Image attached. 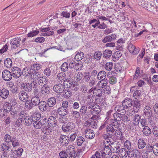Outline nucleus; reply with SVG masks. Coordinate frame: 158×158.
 Instances as JSON below:
<instances>
[{
  "instance_id": "nucleus-1",
  "label": "nucleus",
  "mask_w": 158,
  "mask_h": 158,
  "mask_svg": "<svg viewBox=\"0 0 158 158\" xmlns=\"http://www.w3.org/2000/svg\"><path fill=\"white\" fill-rule=\"evenodd\" d=\"M88 109L91 108L90 113L94 116H96L99 114L101 112V109L100 106L98 105H94L91 107L89 106Z\"/></svg>"
},
{
  "instance_id": "nucleus-2",
  "label": "nucleus",
  "mask_w": 158,
  "mask_h": 158,
  "mask_svg": "<svg viewBox=\"0 0 158 158\" xmlns=\"http://www.w3.org/2000/svg\"><path fill=\"white\" fill-rule=\"evenodd\" d=\"M11 72L13 76L16 78L19 77L22 75L21 69L18 67H14L12 68Z\"/></svg>"
},
{
  "instance_id": "nucleus-3",
  "label": "nucleus",
  "mask_w": 158,
  "mask_h": 158,
  "mask_svg": "<svg viewBox=\"0 0 158 158\" xmlns=\"http://www.w3.org/2000/svg\"><path fill=\"white\" fill-rule=\"evenodd\" d=\"M75 127V125L74 123L69 122L67 124L66 126H63L62 129L64 131L68 132L72 131Z\"/></svg>"
},
{
  "instance_id": "nucleus-4",
  "label": "nucleus",
  "mask_w": 158,
  "mask_h": 158,
  "mask_svg": "<svg viewBox=\"0 0 158 158\" xmlns=\"http://www.w3.org/2000/svg\"><path fill=\"white\" fill-rule=\"evenodd\" d=\"M2 77L3 79L6 81H9L12 78V74L9 70H4L2 72Z\"/></svg>"
},
{
  "instance_id": "nucleus-5",
  "label": "nucleus",
  "mask_w": 158,
  "mask_h": 158,
  "mask_svg": "<svg viewBox=\"0 0 158 158\" xmlns=\"http://www.w3.org/2000/svg\"><path fill=\"white\" fill-rule=\"evenodd\" d=\"M21 38L20 37H17L12 39L10 41V44L12 48H16L20 46Z\"/></svg>"
},
{
  "instance_id": "nucleus-6",
  "label": "nucleus",
  "mask_w": 158,
  "mask_h": 158,
  "mask_svg": "<svg viewBox=\"0 0 158 158\" xmlns=\"http://www.w3.org/2000/svg\"><path fill=\"white\" fill-rule=\"evenodd\" d=\"M133 101L130 98H125L123 101L122 104L125 109H130L133 105Z\"/></svg>"
},
{
  "instance_id": "nucleus-7",
  "label": "nucleus",
  "mask_w": 158,
  "mask_h": 158,
  "mask_svg": "<svg viewBox=\"0 0 158 158\" xmlns=\"http://www.w3.org/2000/svg\"><path fill=\"white\" fill-rule=\"evenodd\" d=\"M53 89L55 92L58 93H61L64 92L65 87L63 85L60 83L54 85Z\"/></svg>"
},
{
  "instance_id": "nucleus-8",
  "label": "nucleus",
  "mask_w": 158,
  "mask_h": 158,
  "mask_svg": "<svg viewBox=\"0 0 158 158\" xmlns=\"http://www.w3.org/2000/svg\"><path fill=\"white\" fill-rule=\"evenodd\" d=\"M21 89L26 92H30L32 90V85L29 83H24L22 84L20 87Z\"/></svg>"
},
{
  "instance_id": "nucleus-9",
  "label": "nucleus",
  "mask_w": 158,
  "mask_h": 158,
  "mask_svg": "<svg viewBox=\"0 0 158 158\" xmlns=\"http://www.w3.org/2000/svg\"><path fill=\"white\" fill-rule=\"evenodd\" d=\"M152 112L149 106H146L143 110V116L144 117L149 118L152 116Z\"/></svg>"
},
{
  "instance_id": "nucleus-10",
  "label": "nucleus",
  "mask_w": 158,
  "mask_h": 158,
  "mask_svg": "<svg viewBox=\"0 0 158 158\" xmlns=\"http://www.w3.org/2000/svg\"><path fill=\"white\" fill-rule=\"evenodd\" d=\"M47 121L49 126L51 127H55L57 125V120L56 118L53 116H50L48 118Z\"/></svg>"
},
{
  "instance_id": "nucleus-11",
  "label": "nucleus",
  "mask_w": 158,
  "mask_h": 158,
  "mask_svg": "<svg viewBox=\"0 0 158 158\" xmlns=\"http://www.w3.org/2000/svg\"><path fill=\"white\" fill-rule=\"evenodd\" d=\"M136 87L135 86H132L130 88V91L131 92H133V97L135 99H137L139 98L140 96L141 95V91L139 90H135L134 89Z\"/></svg>"
},
{
  "instance_id": "nucleus-12",
  "label": "nucleus",
  "mask_w": 158,
  "mask_h": 158,
  "mask_svg": "<svg viewBox=\"0 0 158 158\" xmlns=\"http://www.w3.org/2000/svg\"><path fill=\"white\" fill-rule=\"evenodd\" d=\"M68 137L66 135H62L60 136L59 138L60 142L62 146L67 145L69 142Z\"/></svg>"
},
{
  "instance_id": "nucleus-13",
  "label": "nucleus",
  "mask_w": 158,
  "mask_h": 158,
  "mask_svg": "<svg viewBox=\"0 0 158 158\" xmlns=\"http://www.w3.org/2000/svg\"><path fill=\"white\" fill-rule=\"evenodd\" d=\"M85 136L89 139H92L95 136V134L93 130L90 129H87L85 130Z\"/></svg>"
},
{
  "instance_id": "nucleus-14",
  "label": "nucleus",
  "mask_w": 158,
  "mask_h": 158,
  "mask_svg": "<svg viewBox=\"0 0 158 158\" xmlns=\"http://www.w3.org/2000/svg\"><path fill=\"white\" fill-rule=\"evenodd\" d=\"M128 49L130 52L134 54H138L139 51V48H136L135 46L132 44H129Z\"/></svg>"
},
{
  "instance_id": "nucleus-15",
  "label": "nucleus",
  "mask_w": 158,
  "mask_h": 158,
  "mask_svg": "<svg viewBox=\"0 0 158 158\" xmlns=\"http://www.w3.org/2000/svg\"><path fill=\"white\" fill-rule=\"evenodd\" d=\"M38 84L41 85H44L48 84V80L45 76H41L40 75L38 79Z\"/></svg>"
},
{
  "instance_id": "nucleus-16",
  "label": "nucleus",
  "mask_w": 158,
  "mask_h": 158,
  "mask_svg": "<svg viewBox=\"0 0 158 158\" xmlns=\"http://www.w3.org/2000/svg\"><path fill=\"white\" fill-rule=\"evenodd\" d=\"M24 120L25 124L27 126H29L32 124V122L35 121V117L32 116L31 117L26 116L24 118Z\"/></svg>"
},
{
  "instance_id": "nucleus-17",
  "label": "nucleus",
  "mask_w": 158,
  "mask_h": 158,
  "mask_svg": "<svg viewBox=\"0 0 158 158\" xmlns=\"http://www.w3.org/2000/svg\"><path fill=\"white\" fill-rule=\"evenodd\" d=\"M114 110L116 112H117V113L120 112V114L122 115H124L125 113V108H124V106L123 105L122 106L116 105L115 107Z\"/></svg>"
},
{
  "instance_id": "nucleus-18",
  "label": "nucleus",
  "mask_w": 158,
  "mask_h": 158,
  "mask_svg": "<svg viewBox=\"0 0 158 158\" xmlns=\"http://www.w3.org/2000/svg\"><path fill=\"white\" fill-rule=\"evenodd\" d=\"M19 95L20 100L23 102H26L29 98L28 95L25 92L20 93Z\"/></svg>"
},
{
  "instance_id": "nucleus-19",
  "label": "nucleus",
  "mask_w": 158,
  "mask_h": 158,
  "mask_svg": "<svg viewBox=\"0 0 158 158\" xmlns=\"http://www.w3.org/2000/svg\"><path fill=\"white\" fill-rule=\"evenodd\" d=\"M115 129L111 124H109L106 127V131L108 134L110 135L108 136V138H111L112 136L114 134V132Z\"/></svg>"
},
{
  "instance_id": "nucleus-20",
  "label": "nucleus",
  "mask_w": 158,
  "mask_h": 158,
  "mask_svg": "<svg viewBox=\"0 0 158 158\" xmlns=\"http://www.w3.org/2000/svg\"><path fill=\"white\" fill-rule=\"evenodd\" d=\"M39 105V109L42 111H44L47 110L48 104L46 102L41 101Z\"/></svg>"
},
{
  "instance_id": "nucleus-21",
  "label": "nucleus",
  "mask_w": 158,
  "mask_h": 158,
  "mask_svg": "<svg viewBox=\"0 0 158 158\" xmlns=\"http://www.w3.org/2000/svg\"><path fill=\"white\" fill-rule=\"evenodd\" d=\"M56 99L54 97L50 98L47 100V104L50 107H53L56 104Z\"/></svg>"
},
{
  "instance_id": "nucleus-22",
  "label": "nucleus",
  "mask_w": 158,
  "mask_h": 158,
  "mask_svg": "<svg viewBox=\"0 0 158 158\" xmlns=\"http://www.w3.org/2000/svg\"><path fill=\"white\" fill-rule=\"evenodd\" d=\"M107 82L108 80L107 79H105L104 80H101L97 84V86L99 88H102V89L104 87L107 86L108 83Z\"/></svg>"
},
{
  "instance_id": "nucleus-23",
  "label": "nucleus",
  "mask_w": 158,
  "mask_h": 158,
  "mask_svg": "<svg viewBox=\"0 0 158 158\" xmlns=\"http://www.w3.org/2000/svg\"><path fill=\"white\" fill-rule=\"evenodd\" d=\"M9 94L8 90L5 89H3L2 90H0V97H1L3 99H5L8 97Z\"/></svg>"
},
{
  "instance_id": "nucleus-24",
  "label": "nucleus",
  "mask_w": 158,
  "mask_h": 158,
  "mask_svg": "<svg viewBox=\"0 0 158 158\" xmlns=\"http://www.w3.org/2000/svg\"><path fill=\"white\" fill-rule=\"evenodd\" d=\"M68 113L67 109H64L63 107H60L57 110L58 114L62 116H65Z\"/></svg>"
},
{
  "instance_id": "nucleus-25",
  "label": "nucleus",
  "mask_w": 158,
  "mask_h": 158,
  "mask_svg": "<svg viewBox=\"0 0 158 158\" xmlns=\"http://www.w3.org/2000/svg\"><path fill=\"white\" fill-rule=\"evenodd\" d=\"M119 155L121 158H126L127 156V151L125 148H122L119 151Z\"/></svg>"
},
{
  "instance_id": "nucleus-26",
  "label": "nucleus",
  "mask_w": 158,
  "mask_h": 158,
  "mask_svg": "<svg viewBox=\"0 0 158 158\" xmlns=\"http://www.w3.org/2000/svg\"><path fill=\"white\" fill-rule=\"evenodd\" d=\"M50 88L48 85H43L41 88V92L44 95L48 94L50 92Z\"/></svg>"
},
{
  "instance_id": "nucleus-27",
  "label": "nucleus",
  "mask_w": 158,
  "mask_h": 158,
  "mask_svg": "<svg viewBox=\"0 0 158 158\" xmlns=\"http://www.w3.org/2000/svg\"><path fill=\"white\" fill-rule=\"evenodd\" d=\"M140 107V104L139 101L135 100L133 102V110L135 112H138Z\"/></svg>"
},
{
  "instance_id": "nucleus-28",
  "label": "nucleus",
  "mask_w": 158,
  "mask_h": 158,
  "mask_svg": "<svg viewBox=\"0 0 158 158\" xmlns=\"http://www.w3.org/2000/svg\"><path fill=\"white\" fill-rule=\"evenodd\" d=\"M106 72L104 71H101L99 72L98 74V78L99 80H104L107 79H106Z\"/></svg>"
},
{
  "instance_id": "nucleus-29",
  "label": "nucleus",
  "mask_w": 158,
  "mask_h": 158,
  "mask_svg": "<svg viewBox=\"0 0 158 158\" xmlns=\"http://www.w3.org/2000/svg\"><path fill=\"white\" fill-rule=\"evenodd\" d=\"M146 143L144 140L142 139H139L138 142V146L139 149H142L145 146Z\"/></svg>"
},
{
  "instance_id": "nucleus-30",
  "label": "nucleus",
  "mask_w": 158,
  "mask_h": 158,
  "mask_svg": "<svg viewBox=\"0 0 158 158\" xmlns=\"http://www.w3.org/2000/svg\"><path fill=\"white\" fill-rule=\"evenodd\" d=\"M31 102L33 103L34 106L38 105L40 102V99L38 95L35 96L31 99Z\"/></svg>"
},
{
  "instance_id": "nucleus-31",
  "label": "nucleus",
  "mask_w": 158,
  "mask_h": 158,
  "mask_svg": "<svg viewBox=\"0 0 158 158\" xmlns=\"http://www.w3.org/2000/svg\"><path fill=\"white\" fill-rule=\"evenodd\" d=\"M121 56L122 54L120 52L116 51L112 56V59L114 61H116L118 60L121 57Z\"/></svg>"
},
{
  "instance_id": "nucleus-32",
  "label": "nucleus",
  "mask_w": 158,
  "mask_h": 158,
  "mask_svg": "<svg viewBox=\"0 0 158 158\" xmlns=\"http://www.w3.org/2000/svg\"><path fill=\"white\" fill-rule=\"evenodd\" d=\"M142 132L144 135L148 136L151 134L152 131L148 127L145 126L143 129Z\"/></svg>"
},
{
  "instance_id": "nucleus-33",
  "label": "nucleus",
  "mask_w": 158,
  "mask_h": 158,
  "mask_svg": "<svg viewBox=\"0 0 158 158\" xmlns=\"http://www.w3.org/2000/svg\"><path fill=\"white\" fill-rule=\"evenodd\" d=\"M140 116L138 114H136L134 118L133 123L135 126H137L139 124L140 120Z\"/></svg>"
},
{
  "instance_id": "nucleus-34",
  "label": "nucleus",
  "mask_w": 158,
  "mask_h": 158,
  "mask_svg": "<svg viewBox=\"0 0 158 158\" xmlns=\"http://www.w3.org/2000/svg\"><path fill=\"white\" fill-rule=\"evenodd\" d=\"M84 56L83 52H80L76 54L75 56L74 59L76 61H79L83 59Z\"/></svg>"
},
{
  "instance_id": "nucleus-35",
  "label": "nucleus",
  "mask_w": 158,
  "mask_h": 158,
  "mask_svg": "<svg viewBox=\"0 0 158 158\" xmlns=\"http://www.w3.org/2000/svg\"><path fill=\"white\" fill-rule=\"evenodd\" d=\"M31 74V76H30V78L34 80L38 79L41 75L40 73L35 71H32Z\"/></svg>"
},
{
  "instance_id": "nucleus-36",
  "label": "nucleus",
  "mask_w": 158,
  "mask_h": 158,
  "mask_svg": "<svg viewBox=\"0 0 158 158\" xmlns=\"http://www.w3.org/2000/svg\"><path fill=\"white\" fill-rule=\"evenodd\" d=\"M84 75L82 73L80 72L75 73L74 76V78L77 82L80 81L83 78Z\"/></svg>"
},
{
  "instance_id": "nucleus-37",
  "label": "nucleus",
  "mask_w": 158,
  "mask_h": 158,
  "mask_svg": "<svg viewBox=\"0 0 158 158\" xmlns=\"http://www.w3.org/2000/svg\"><path fill=\"white\" fill-rule=\"evenodd\" d=\"M80 113L81 114L85 115L88 114L87 108L86 106L83 105L81 106L80 110Z\"/></svg>"
},
{
  "instance_id": "nucleus-38",
  "label": "nucleus",
  "mask_w": 158,
  "mask_h": 158,
  "mask_svg": "<svg viewBox=\"0 0 158 158\" xmlns=\"http://www.w3.org/2000/svg\"><path fill=\"white\" fill-rule=\"evenodd\" d=\"M102 56V53L101 51H98L94 52V58L96 60H99L101 58Z\"/></svg>"
},
{
  "instance_id": "nucleus-39",
  "label": "nucleus",
  "mask_w": 158,
  "mask_h": 158,
  "mask_svg": "<svg viewBox=\"0 0 158 158\" xmlns=\"http://www.w3.org/2000/svg\"><path fill=\"white\" fill-rule=\"evenodd\" d=\"M112 54V51L109 50H106L104 51L103 56L105 58H108L111 56Z\"/></svg>"
},
{
  "instance_id": "nucleus-40",
  "label": "nucleus",
  "mask_w": 158,
  "mask_h": 158,
  "mask_svg": "<svg viewBox=\"0 0 158 158\" xmlns=\"http://www.w3.org/2000/svg\"><path fill=\"white\" fill-rule=\"evenodd\" d=\"M102 152L104 155H110L111 154V149L109 147H104V148L102 150Z\"/></svg>"
},
{
  "instance_id": "nucleus-41",
  "label": "nucleus",
  "mask_w": 158,
  "mask_h": 158,
  "mask_svg": "<svg viewBox=\"0 0 158 158\" xmlns=\"http://www.w3.org/2000/svg\"><path fill=\"white\" fill-rule=\"evenodd\" d=\"M4 65L8 68L11 67L12 65V61L10 58H7L4 60Z\"/></svg>"
},
{
  "instance_id": "nucleus-42",
  "label": "nucleus",
  "mask_w": 158,
  "mask_h": 158,
  "mask_svg": "<svg viewBox=\"0 0 158 158\" xmlns=\"http://www.w3.org/2000/svg\"><path fill=\"white\" fill-rule=\"evenodd\" d=\"M26 108L28 110L31 109L34 106L33 103L31 102V101L28 100L26 102L25 104Z\"/></svg>"
},
{
  "instance_id": "nucleus-43",
  "label": "nucleus",
  "mask_w": 158,
  "mask_h": 158,
  "mask_svg": "<svg viewBox=\"0 0 158 158\" xmlns=\"http://www.w3.org/2000/svg\"><path fill=\"white\" fill-rule=\"evenodd\" d=\"M102 93H103L105 94L109 95L111 93L110 88L108 85H107L105 87H104L102 89Z\"/></svg>"
},
{
  "instance_id": "nucleus-44",
  "label": "nucleus",
  "mask_w": 158,
  "mask_h": 158,
  "mask_svg": "<svg viewBox=\"0 0 158 158\" xmlns=\"http://www.w3.org/2000/svg\"><path fill=\"white\" fill-rule=\"evenodd\" d=\"M85 141V139L82 136H77V143L78 146H81L83 143Z\"/></svg>"
},
{
  "instance_id": "nucleus-45",
  "label": "nucleus",
  "mask_w": 158,
  "mask_h": 158,
  "mask_svg": "<svg viewBox=\"0 0 158 158\" xmlns=\"http://www.w3.org/2000/svg\"><path fill=\"white\" fill-rule=\"evenodd\" d=\"M88 86L85 84H83L81 85L80 87V91L83 94H85L88 93Z\"/></svg>"
},
{
  "instance_id": "nucleus-46",
  "label": "nucleus",
  "mask_w": 158,
  "mask_h": 158,
  "mask_svg": "<svg viewBox=\"0 0 158 158\" xmlns=\"http://www.w3.org/2000/svg\"><path fill=\"white\" fill-rule=\"evenodd\" d=\"M34 127L36 129L40 128L43 126V123L40 121L35 120L33 123Z\"/></svg>"
},
{
  "instance_id": "nucleus-47",
  "label": "nucleus",
  "mask_w": 158,
  "mask_h": 158,
  "mask_svg": "<svg viewBox=\"0 0 158 158\" xmlns=\"http://www.w3.org/2000/svg\"><path fill=\"white\" fill-rule=\"evenodd\" d=\"M111 150H113V152L116 153L118 152L119 146L118 145L117 143H113L112 144H111Z\"/></svg>"
},
{
  "instance_id": "nucleus-48",
  "label": "nucleus",
  "mask_w": 158,
  "mask_h": 158,
  "mask_svg": "<svg viewBox=\"0 0 158 158\" xmlns=\"http://www.w3.org/2000/svg\"><path fill=\"white\" fill-rule=\"evenodd\" d=\"M66 78L65 75V73H59L57 77V80L58 81H61L62 80H64Z\"/></svg>"
},
{
  "instance_id": "nucleus-49",
  "label": "nucleus",
  "mask_w": 158,
  "mask_h": 158,
  "mask_svg": "<svg viewBox=\"0 0 158 158\" xmlns=\"http://www.w3.org/2000/svg\"><path fill=\"white\" fill-rule=\"evenodd\" d=\"M42 65L38 63H35L33 64L31 67L32 70H38L42 68Z\"/></svg>"
},
{
  "instance_id": "nucleus-50",
  "label": "nucleus",
  "mask_w": 158,
  "mask_h": 158,
  "mask_svg": "<svg viewBox=\"0 0 158 158\" xmlns=\"http://www.w3.org/2000/svg\"><path fill=\"white\" fill-rule=\"evenodd\" d=\"M93 93V95L94 96L100 97L101 96V94H102V91L100 89H97L96 87Z\"/></svg>"
},
{
  "instance_id": "nucleus-51",
  "label": "nucleus",
  "mask_w": 158,
  "mask_h": 158,
  "mask_svg": "<svg viewBox=\"0 0 158 158\" xmlns=\"http://www.w3.org/2000/svg\"><path fill=\"white\" fill-rule=\"evenodd\" d=\"M63 93L64 97L66 98L70 97L72 94L71 90L69 89H64L63 92Z\"/></svg>"
},
{
  "instance_id": "nucleus-52",
  "label": "nucleus",
  "mask_w": 158,
  "mask_h": 158,
  "mask_svg": "<svg viewBox=\"0 0 158 158\" xmlns=\"http://www.w3.org/2000/svg\"><path fill=\"white\" fill-rule=\"evenodd\" d=\"M136 152V151L132 149H130L128 150L127 151V156L129 157H132L135 156V153Z\"/></svg>"
},
{
  "instance_id": "nucleus-53",
  "label": "nucleus",
  "mask_w": 158,
  "mask_h": 158,
  "mask_svg": "<svg viewBox=\"0 0 158 158\" xmlns=\"http://www.w3.org/2000/svg\"><path fill=\"white\" fill-rule=\"evenodd\" d=\"M32 72L30 69H24L23 72V74L24 76L25 77H29L31 76Z\"/></svg>"
},
{
  "instance_id": "nucleus-54",
  "label": "nucleus",
  "mask_w": 158,
  "mask_h": 158,
  "mask_svg": "<svg viewBox=\"0 0 158 158\" xmlns=\"http://www.w3.org/2000/svg\"><path fill=\"white\" fill-rule=\"evenodd\" d=\"M42 131L44 134L48 135L52 132V130L48 127H45L42 129Z\"/></svg>"
},
{
  "instance_id": "nucleus-55",
  "label": "nucleus",
  "mask_w": 158,
  "mask_h": 158,
  "mask_svg": "<svg viewBox=\"0 0 158 158\" xmlns=\"http://www.w3.org/2000/svg\"><path fill=\"white\" fill-rule=\"evenodd\" d=\"M113 66V64L112 62H107L105 64L104 68L106 70L110 71L112 69Z\"/></svg>"
},
{
  "instance_id": "nucleus-56",
  "label": "nucleus",
  "mask_w": 158,
  "mask_h": 158,
  "mask_svg": "<svg viewBox=\"0 0 158 158\" xmlns=\"http://www.w3.org/2000/svg\"><path fill=\"white\" fill-rule=\"evenodd\" d=\"M121 114H119L118 113H114L113 115L114 119H113L117 120L118 121H120L121 120Z\"/></svg>"
},
{
  "instance_id": "nucleus-57",
  "label": "nucleus",
  "mask_w": 158,
  "mask_h": 158,
  "mask_svg": "<svg viewBox=\"0 0 158 158\" xmlns=\"http://www.w3.org/2000/svg\"><path fill=\"white\" fill-rule=\"evenodd\" d=\"M120 121H118L117 120H115L113 119H111V125L112 126H114L115 128H117L119 126V124L118 122Z\"/></svg>"
},
{
  "instance_id": "nucleus-58",
  "label": "nucleus",
  "mask_w": 158,
  "mask_h": 158,
  "mask_svg": "<svg viewBox=\"0 0 158 158\" xmlns=\"http://www.w3.org/2000/svg\"><path fill=\"white\" fill-rule=\"evenodd\" d=\"M39 31H30L27 34V36L28 37H32L34 36L37 35Z\"/></svg>"
},
{
  "instance_id": "nucleus-59",
  "label": "nucleus",
  "mask_w": 158,
  "mask_h": 158,
  "mask_svg": "<svg viewBox=\"0 0 158 158\" xmlns=\"http://www.w3.org/2000/svg\"><path fill=\"white\" fill-rule=\"evenodd\" d=\"M117 81V80L116 77L113 76L110 77L109 80V83L112 85L115 84Z\"/></svg>"
},
{
  "instance_id": "nucleus-60",
  "label": "nucleus",
  "mask_w": 158,
  "mask_h": 158,
  "mask_svg": "<svg viewBox=\"0 0 158 158\" xmlns=\"http://www.w3.org/2000/svg\"><path fill=\"white\" fill-rule=\"evenodd\" d=\"M140 68L139 67H137L136 69V71L135 73V75L134 76L133 79L134 80H135L137 79L139 75L140 72Z\"/></svg>"
},
{
  "instance_id": "nucleus-61",
  "label": "nucleus",
  "mask_w": 158,
  "mask_h": 158,
  "mask_svg": "<svg viewBox=\"0 0 158 158\" xmlns=\"http://www.w3.org/2000/svg\"><path fill=\"white\" fill-rule=\"evenodd\" d=\"M68 67V65L66 62L64 63L60 67L61 70L62 71H65L67 70Z\"/></svg>"
},
{
  "instance_id": "nucleus-62",
  "label": "nucleus",
  "mask_w": 158,
  "mask_h": 158,
  "mask_svg": "<svg viewBox=\"0 0 158 158\" xmlns=\"http://www.w3.org/2000/svg\"><path fill=\"white\" fill-rule=\"evenodd\" d=\"M59 156L61 158H66L68 156V152L65 151H62L59 153Z\"/></svg>"
},
{
  "instance_id": "nucleus-63",
  "label": "nucleus",
  "mask_w": 158,
  "mask_h": 158,
  "mask_svg": "<svg viewBox=\"0 0 158 158\" xmlns=\"http://www.w3.org/2000/svg\"><path fill=\"white\" fill-rule=\"evenodd\" d=\"M153 153L156 156H158V143H156L154 145Z\"/></svg>"
},
{
  "instance_id": "nucleus-64",
  "label": "nucleus",
  "mask_w": 158,
  "mask_h": 158,
  "mask_svg": "<svg viewBox=\"0 0 158 158\" xmlns=\"http://www.w3.org/2000/svg\"><path fill=\"white\" fill-rule=\"evenodd\" d=\"M152 132L155 136L158 137V126H156L153 127Z\"/></svg>"
}]
</instances>
